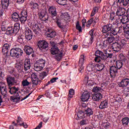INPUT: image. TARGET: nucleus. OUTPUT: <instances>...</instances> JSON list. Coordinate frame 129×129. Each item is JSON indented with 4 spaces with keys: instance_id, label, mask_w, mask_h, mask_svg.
Returning <instances> with one entry per match:
<instances>
[{
    "instance_id": "nucleus-1",
    "label": "nucleus",
    "mask_w": 129,
    "mask_h": 129,
    "mask_svg": "<svg viewBox=\"0 0 129 129\" xmlns=\"http://www.w3.org/2000/svg\"><path fill=\"white\" fill-rule=\"evenodd\" d=\"M10 90L9 92L12 95H16L14 96H12L11 98V101L16 103H19L20 101H23L28 98L32 94V92L30 93L28 95H26V96L23 97V95L21 94L20 91H19V88L12 87L9 88Z\"/></svg>"
},
{
    "instance_id": "nucleus-2",
    "label": "nucleus",
    "mask_w": 129,
    "mask_h": 129,
    "mask_svg": "<svg viewBox=\"0 0 129 129\" xmlns=\"http://www.w3.org/2000/svg\"><path fill=\"white\" fill-rule=\"evenodd\" d=\"M106 50V49L104 52L100 50H97L95 52V55L96 56L94 59L95 62H103V60L106 61L108 58H111L112 57L113 54L112 53H107V51Z\"/></svg>"
},
{
    "instance_id": "nucleus-3",
    "label": "nucleus",
    "mask_w": 129,
    "mask_h": 129,
    "mask_svg": "<svg viewBox=\"0 0 129 129\" xmlns=\"http://www.w3.org/2000/svg\"><path fill=\"white\" fill-rule=\"evenodd\" d=\"M113 21V25H117V26H121L122 24H125L128 22V18L126 15H123L121 17H115L111 14L110 15L109 22Z\"/></svg>"
},
{
    "instance_id": "nucleus-4",
    "label": "nucleus",
    "mask_w": 129,
    "mask_h": 129,
    "mask_svg": "<svg viewBox=\"0 0 129 129\" xmlns=\"http://www.w3.org/2000/svg\"><path fill=\"white\" fill-rule=\"evenodd\" d=\"M11 45L9 44H5L3 46L2 51L3 53V61L5 64L9 62L10 59V55L8 54L9 49L10 48Z\"/></svg>"
},
{
    "instance_id": "nucleus-5",
    "label": "nucleus",
    "mask_w": 129,
    "mask_h": 129,
    "mask_svg": "<svg viewBox=\"0 0 129 129\" xmlns=\"http://www.w3.org/2000/svg\"><path fill=\"white\" fill-rule=\"evenodd\" d=\"M111 34L110 33H108L104 36V38H107V39L105 40L103 43L102 48H104L103 50L104 53L105 49H106V51H107V48L106 47L109 46L110 44L112 43L113 40V36H111Z\"/></svg>"
},
{
    "instance_id": "nucleus-6",
    "label": "nucleus",
    "mask_w": 129,
    "mask_h": 129,
    "mask_svg": "<svg viewBox=\"0 0 129 129\" xmlns=\"http://www.w3.org/2000/svg\"><path fill=\"white\" fill-rule=\"evenodd\" d=\"M23 50L19 48H13L10 51V55L14 58H19L23 55Z\"/></svg>"
},
{
    "instance_id": "nucleus-7",
    "label": "nucleus",
    "mask_w": 129,
    "mask_h": 129,
    "mask_svg": "<svg viewBox=\"0 0 129 129\" xmlns=\"http://www.w3.org/2000/svg\"><path fill=\"white\" fill-rule=\"evenodd\" d=\"M102 29V32L104 34V36H105L106 34H111V36H113L111 32V30H112V24H107L106 25H103Z\"/></svg>"
},
{
    "instance_id": "nucleus-8",
    "label": "nucleus",
    "mask_w": 129,
    "mask_h": 129,
    "mask_svg": "<svg viewBox=\"0 0 129 129\" xmlns=\"http://www.w3.org/2000/svg\"><path fill=\"white\" fill-rule=\"evenodd\" d=\"M38 16L40 20L42 22H46L48 21L49 16L47 12L45 10H42L38 13Z\"/></svg>"
},
{
    "instance_id": "nucleus-9",
    "label": "nucleus",
    "mask_w": 129,
    "mask_h": 129,
    "mask_svg": "<svg viewBox=\"0 0 129 129\" xmlns=\"http://www.w3.org/2000/svg\"><path fill=\"white\" fill-rule=\"evenodd\" d=\"M48 13L51 15L52 19L55 20L57 19V12L55 7L50 6L48 9Z\"/></svg>"
},
{
    "instance_id": "nucleus-10",
    "label": "nucleus",
    "mask_w": 129,
    "mask_h": 129,
    "mask_svg": "<svg viewBox=\"0 0 129 129\" xmlns=\"http://www.w3.org/2000/svg\"><path fill=\"white\" fill-rule=\"evenodd\" d=\"M123 30V27L122 26H120L119 27H116V28H113V26L112 25V29L111 30V32L112 34V36H115L117 34H120L122 33Z\"/></svg>"
},
{
    "instance_id": "nucleus-11",
    "label": "nucleus",
    "mask_w": 129,
    "mask_h": 129,
    "mask_svg": "<svg viewBox=\"0 0 129 129\" xmlns=\"http://www.w3.org/2000/svg\"><path fill=\"white\" fill-rule=\"evenodd\" d=\"M40 24L38 22H35V21H33L31 23V28H32L33 32L36 33L37 32L40 31Z\"/></svg>"
},
{
    "instance_id": "nucleus-12",
    "label": "nucleus",
    "mask_w": 129,
    "mask_h": 129,
    "mask_svg": "<svg viewBox=\"0 0 129 129\" xmlns=\"http://www.w3.org/2000/svg\"><path fill=\"white\" fill-rule=\"evenodd\" d=\"M7 84L9 87H12L17 84V81L15 78L11 76L8 77L7 79Z\"/></svg>"
},
{
    "instance_id": "nucleus-13",
    "label": "nucleus",
    "mask_w": 129,
    "mask_h": 129,
    "mask_svg": "<svg viewBox=\"0 0 129 129\" xmlns=\"http://www.w3.org/2000/svg\"><path fill=\"white\" fill-rule=\"evenodd\" d=\"M85 62V56L83 55H81L79 61V71L80 72V73H82V72L84 71V66L83 64Z\"/></svg>"
},
{
    "instance_id": "nucleus-14",
    "label": "nucleus",
    "mask_w": 129,
    "mask_h": 129,
    "mask_svg": "<svg viewBox=\"0 0 129 129\" xmlns=\"http://www.w3.org/2000/svg\"><path fill=\"white\" fill-rule=\"evenodd\" d=\"M125 13V9L124 8L121 7H119L117 8V11L116 12V18H121Z\"/></svg>"
},
{
    "instance_id": "nucleus-15",
    "label": "nucleus",
    "mask_w": 129,
    "mask_h": 129,
    "mask_svg": "<svg viewBox=\"0 0 129 129\" xmlns=\"http://www.w3.org/2000/svg\"><path fill=\"white\" fill-rule=\"evenodd\" d=\"M0 91L1 94L5 97L7 96V89L6 88V85L5 83L3 82H0Z\"/></svg>"
},
{
    "instance_id": "nucleus-16",
    "label": "nucleus",
    "mask_w": 129,
    "mask_h": 129,
    "mask_svg": "<svg viewBox=\"0 0 129 129\" xmlns=\"http://www.w3.org/2000/svg\"><path fill=\"white\" fill-rule=\"evenodd\" d=\"M28 17V13L26 10H23L20 14V17H19V21L21 23H24L27 21Z\"/></svg>"
},
{
    "instance_id": "nucleus-17",
    "label": "nucleus",
    "mask_w": 129,
    "mask_h": 129,
    "mask_svg": "<svg viewBox=\"0 0 129 129\" xmlns=\"http://www.w3.org/2000/svg\"><path fill=\"white\" fill-rule=\"evenodd\" d=\"M38 46L41 50L46 49L48 47V43L44 40L40 41L38 43Z\"/></svg>"
},
{
    "instance_id": "nucleus-18",
    "label": "nucleus",
    "mask_w": 129,
    "mask_h": 129,
    "mask_svg": "<svg viewBox=\"0 0 129 129\" xmlns=\"http://www.w3.org/2000/svg\"><path fill=\"white\" fill-rule=\"evenodd\" d=\"M32 33L31 29L28 28V27H26L25 28V38L26 40L29 41L32 39Z\"/></svg>"
},
{
    "instance_id": "nucleus-19",
    "label": "nucleus",
    "mask_w": 129,
    "mask_h": 129,
    "mask_svg": "<svg viewBox=\"0 0 129 129\" xmlns=\"http://www.w3.org/2000/svg\"><path fill=\"white\" fill-rule=\"evenodd\" d=\"M129 85V79L124 78L121 80V82L119 83V87L121 88L126 87Z\"/></svg>"
},
{
    "instance_id": "nucleus-20",
    "label": "nucleus",
    "mask_w": 129,
    "mask_h": 129,
    "mask_svg": "<svg viewBox=\"0 0 129 129\" xmlns=\"http://www.w3.org/2000/svg\"><path fill=\"white\" fill-rule=\"evenodd\" d=\"M78 117L76 118L77 120H79V119H84L85 117H87L86 113H85V111L84 112L82 110L79 111L76 114L75 117Z\"/></svg>"
},
{
    "instance_id": "nucleus-21",
    "label": "nucleus",
    "mask_w": 129,
    "mask_h": 129,
    "mask_svg": "<svg viewBox=\"0 0 129 129\" xmlns=\"http://www.w3.org/2000/svg\"><path fill=\"white\" fill-rule=\"evenodd\" d=\"M90 94L89 92H83V94L81 97L82 101H83V102L88 101L90 98Z\"/></svg>"
},
{
    "instance_id": "nucleus-22",
    "label": "nucleus",
    "mask_w": 129,
    "mask_h": 129,
    "mask_svg": "<svg viewBox=\"0 0 129 129\" xmlns=\"http://www.w3.org/2000/svg\"><path fill=\"white\" fill-rule=\"evenodd\" d=\"M62 51H60L58 46L55 45H53L50 49L51 54L52 55H56L58 53H60Z\"/></svg>"
},
{
    "instance_id": "nucleus-23",
    "label": "nucleus",
    "mask_w": 129,
    "mask_h": 129,
    "mask_svg": "<svg viewBox=\"0 0 129 129\" xmlns=\"http://www.w3.org/2000/svg\"><path fill=\"white\" fill-rule=\"evenodd\" d=\"M117 68L115 66H111L110 68V74L111 77H113L114 78L115 77L117 71Z\"/></svg>"
},
{
    "instance_id": "nucleus-24",
    "label": "nucleus",
    "mask_w": 129,
    "mask_h": 129,
    "mask_svg": "<svg viewBox=\"0 0 129 129\" xmlns=\"http://www.w3.org/2000/svg\"><path fill=\"white\" fill-rule=\"evenodd\" d=\"M122 47L120 45L119 41L113 43L112 45V48L115 51L118 52Z\"/></svg>"
},
{
    "instance_id": "nucleus-25",
    "label": "nucleus",
    "mask_w": 129,
    "mask_h": 129,
    "mask_svg": "<svg viewBox=\"0 0 129 129\" xmlns=\"http://www.w3.org/2000/svg\"><path fill=\"white\" fill-rule=\"evenodd\" d=\"M47 36V37L53 38L56 36V32L51 28H48Z\"/></svg>"
},
{
    "instance_id": "nucleus-26",
    "label": "nucleus",
    "mask_w": 129,
    "mask_h": 129,
    "mask_svg": "<svg viewBox=\"0 0 129 129\" xmlns=\"http://www.w3.org/2000/svg\"><path fill=\"white\" fill-rule=\"evenodd\" d=\"M96 64L95 63L90 62L87 67V70L89 72L94 71L96 72Z\"/></svg>"
},
{
    "instance_id": "nucleus-27",
    "label": "nucleus",
    "mask_w": 129,
    "mask_h": 129,
    "mask_svg": "<svg viewBox=\"0 0 129 129\" xmlns=\"http://www.w3.org/2000/svg\"><path fill=\"white\" fill-rule=\"evenodd\" d=\"M13 34H17L14 29L13 26H8L6 30V34L8 35H13Z\"/></svg>"
},
{
    "instance_id": "nucleus-28",
    "label": "nucleus",
    "mask_w": 129,
    "mask_h": 129,
    "mask_svg": "<svg viewBox=\"0 0 129 129\" xmlns=\"http://www.w3.org/2000/svg\"><path fill=\"white\" fill-rule=\"evenodd\" d=\"M97 119L98 121H103L105 120V115L103 111H99L98 114L96 115Z\"/></svg>"
},
{
    "instance_id": "nucleus-29",
    "label": "nucleus",
    "mask_w": 129,
    "mask_h": 129,
    "mask_svg": "<svg viewBox=\"0 0 129 129\" xmlns=\"http://www.w3.org/2000/svg\"><path fill=\"white\" fill-rule=\"evenodd\" d=\"M106 61H105L103 62V63H99V64H96V72H100L102 71L104 69V68L105 67V64L106 63Z\"/></svg>"
},
{
    "instance_id": "nucleus-30",
    "label": "nucleus",
    "mask_w": 129,
    "mask_h": 129,
    "mask_svg": "<svg viewBox=\"0 0 129 129\" xmlns=\"http://www.w3.org/2000/svg\"><path fill=\"white\" fill-rule=\"evenodd\" d=\"M128 0H118V2H114V5H118V3H119V5H120L121 6L126 7L128 5Z\"/></svg>"
},
{
    "instance_id": "nucleus-31",
    "label": "nucleus",
    "mask_w": 129,
    "mask_h": 129,
    "mask_svg": "<svg viewBox=\"0 0 129 129\" xmlns=\"http://www.w3.org/2000/svg\"><path fill=\"white\" fill-rule=\"evenodd\" d=\"M17 122L18 125L22 126L25 128L28 127L27 124H26V123H24V122L22 120V118L20 116L18 117Z\"/></svg>"
},
{
    "instance_id": "nucleus-32",
    "label": "nucleus",
    "mask_w": 129,
    "mask_h": 129,
    "mask_svg": "<svg viewBox=\"0 0 129 129\" xmlns=\"http://www.w3.org/2000/svg\"><path fill=\"white\" fill-rule=\"evenodd\" d=\"M108 105V101L107 100H103L101 102L99 105V108L101 109H104L107 108Z\"/></svg>"
},
{
    "instance_id": "nucleus-33",
    "label": "nucleus",
    "mask_w": 129,
    "mask_h": 129,
    "mask_svg": "<svg viewBox=\"0 0 129 129\" xmlns=\"http://www.w3.org/2000/svg\"><path fill=\"white\" fill-rule=\"evenodd\" d=\"M102 98V95L100 93L94 94L92 96V100L94 101H98Z\"/></svg>"
},
{
    "instance_id": "nucleus-34",
    "label": "nucleus",
    "mask_w": 129,
    "mask_h": 129,
    "mask_svg": "<svg viewBox=\"0 0 129 129\" xmlns=\"http://www.w3.org/2000/svg\"><path fill=\"white\" fill-rule=\"evenodd\" d=\"M31 68V62L29 59H25L24 61V70L27 71L30 69Z\"/></svg>"
},
{
    "instance_id": "nucleus-35",
    "label": "nucleus",
    "mask_w": 129,
    "mask_h": 129,
    "mask_svg": "<svg viewBox=\"0 0 129 129\" xmlns=\"http://www.w3.org/2000/svg\"><path fill=\"white\" fill-rule=\"evenodd\" d=\"M2 7L4 10H7L9 6V0H2Z\"/></svg>"
},
{
    "instance_id": "nucleus-36",
    "label": "nucleus",
    "mask_w": 129,
    "mask_h": 129,
    "mask_svg": "<svg viewBox=\"0 0 129 129\" xmlns=\"http://www.w3.org/2000/svg\"><path fill=\"white\" fill-rule=\"evenodd\" d=\"M12 18L15 22H18L20 21V14L17 12H14L12 15Z\"/></svg>"
},
{
    "instance_id": "nucleus-37",
    "label": "nucleus",
    "mask_w": 129,
    "mask_h": 129,
    "mask_svg": "<svg viewBox=\"0 0 129 129\" xmlns=\"http://www.w3.org/2000/svg\"><path fill=\"white\" fill-rule=\"evenodd\" d=\"M84 110L86 116L89 117L93 114V110L91 108L87 107L86 109H84Z\"/></svg>"
},
{
    "instance_id": "nucleus-38",
    "label": "nucleus",
    "mask_w": 129,
    "mask_h": 129,
    "mask_svg": "<svg viewBox=\"0 0 129 129\" xmlns=\"http://www.w3.org/2000/svg\"><path fill=\"white\" fill-rule=\"evenodd\" d=\"M123 31H124V35L126 39H129V27L127 26H123Z\"/></svg>"
},
{
    "instance_id": "nucleus-39",
    "label": "nucleus",
    "mask_w": 129,
    "mask_h": 129,
    "mask_svg": "<svg viewBox=\"0 0 129 129\" xmlns=\"http://www.w3.org/2000/svg\"><path fill=\"white\" fill-rule=\"evenodd\" d=\"M24 51H25L27 55H30L34 52L33 49L28 46H25V47H24Z\"/></svg>"
},
{
    "instance_id": "nucleus-40",
    "label": "nucleus",
    "mask_w": 129,
    "mask_h": 129,
    "mask_svg": "<svg viewBox=\"0 0 129 129\" xmlns=\"http://www.w3.org/2000/svg\"><path fill=\"white\" fill-rule=\"evenodd\" d=\"M75 93V91H74V89H71L69 91V94H68V100L71 101V99L73 98V95H74Z\"/></svg>"
},
{
    "instance_id": "nucleus-41",
    "label": "nucleus",
    "mask_w": 129,
    "mask_h": 129,
    "mask_svg": "<svg viewBox=\"0 0 129 129\" xmlns=\"http://www.w3.org/2000/svg\"><path fill=\"white\" fill-rule=\"evenodd\" d=\"M94 31H95V28H93V29H91V30H90L89 31V35L91 36V38L90 39V44L91 43H93V41H94Z\"/></svg>"
},
{
    "instance_id": "nucleus-42",
    "label": "nucleus",
    "mask_w": 129,
    "mask_h": 129,
    "mask_svg": "<svg viewBox=\"0 0 129 129\" xmlns=\"http://www.w3.org/2000/svg\"><path fill=\"white\" fill-rule=\"evenodd\" d=\"M16 68L18 70V72L21 73V72H23L24 70V66L20 63H17L15 65Z\"/></svg>"
},
{
    "instance_id": "nucleus-43",
    "label": "nucleus",
    "mask_w": 129,
    "mask_h": 129,
    "mask_svg": "<svg viewBox=\"0 0 129 129\" xmlns=\"http://www.w3.org/2000/svg\"><path fill=\"white\" fill-rule=\"evenodd\" d=\"M63 57V52H61L60 53L56 54L54 56V58L58 61H60V60Z\"/></svg>"
},
{
    "instance_id": "nucleus-44",
    "label": "nucleus",
    "mask_w": 129,
    "mask_h": 129,
    "mask_svg": "<svg viewBox=\"0 0 129 129\" xmlns=\"http://www.w3.org/2000/svg\"><path fill=\"white\" fill-rule=\"evenodd\" d=\"M129 123V118L128 117H124L122 118V124L123 125L126 126L128 125Z\"/></svg>"
},
{
    "instance_id": "nucleus-45",
    "label": "nucleus",
    "mask_w": 129,
    "mask_h": 129,
    "mask_svg": "<svg viewBox=\"0 0 129 129\" xmlns=\"http://www.w3.org/2000/svg\"><path fill=\"white\" fill-rule=\"evenodd\" d=\"M43 68V67H42V66H41L40 64H38V63H37L36 62H35L34 63V70L36 71V72H38L41 71V70H42V69Z\"/></svg>"
},
{
    "instance_id": "nucleus-46",
    "label": "nucleus",
    "mask_w": 129,
    "mask_h": 129,
    "mask_svg": "<svg viewBox=\"0 0 129 129\" xmlns=\"http://www.w3.org/2000/svg\"><path fill=\"white\" fill-rule=\"evenodd\" d=\"M102 126L104 128H109V127L110 126V123H109V122L107 120H105L102 121Z\"/></svg>"
},
{
    "instance_id": "nucleus-47",
    "label": "nucleus",
    "mask_w": 129,
    "mask_h": 129,
    "mask_svg": "<svg viewBox=\"0 0 129 129\" xmlns=\"http://www.w3.org/2000/svg\"><path fill=\"white\" fill-rule=\"evenodd\" d=\"M56 3L60 6H66L67 5L68 0H56Z\"/></svg>"
},
{
    "instance_id": "nucleus-48",
    "label": "nucleus",
    "mask_w": 129,
    "mask_h": 129,
    "mask_svg": "<svg viewBox=\"0 0 129 129\" xmlns=\"http://www.w3.org/2000/svg\"><path fill=\"white\" fill-rule=\"evenodd\" d=\"M13 27L16 33H17L20 29V24L18 23V22H17V23L14 24V26H13Z\"/></svg>"
},
{
    "instance_id": "nucleus-49",
    "label": "nucleus",
    "mask_w": 129,
    "mask_h": 129,
    "mask_svg": "<svg viewBox=\"0 0 129 129\" xmlns=\"http://www.w3.org/2000/svg\"><path fill=\"white\" fill-rule=\"evenodd\" d=\"M30 6L32 10H37L39 8V5L36 3H30Z\"/></svg>"
},
{
    "instance_id": "nucleus-50",
    "label": "nucleus",
    "mask_w": 129,
    "mask_h": 129,
    "mask_svg": "<svg viewBox=\"0 0 129 129\" xmlns=\"http://www.w3.org/2000/svg\"><path fill=\"white\" fill-rule=\"evenodd\" d=\"M36 63L44 68L45 64V60L43 59H40L36 61Z\"/></svg>"
},
{
    "instance_id": "nucleus-51",
    "label": "nucleus",
    "mask_w": 129,
    "mask_h": 129,
    "mask_svg": "<svg viewBox=\"0 0 129 129\" xmlns=\"http://www.w3.org/2000/svg\"><path fill=\"white\" fill-rule=\"evenodd\" d=\"M57 26L61 29L63 30L65 29V26L62 25V23L60 21L57 20L56 22Z\"/></svg>"
},
{
    "instance_id": "nucleus-52",
    "label": "nucleus",
    "mask_w": 129,
    "mask_h": 129,
    "mask_svg": "<svg viewBox=\"0 0 129 129\" xmlns=\"http://www.w3.org/2000/svg\"><path fill=\"white\" fill-rule=\"evenodd\" d=\"M92 23L94 24L93 21V18H91L89 20H88L86 24V27L89 28Z\"/></svg>"
},
{
    "instance_id": "nucleus-53",
    "label": "nucleus",
    "mask_w": 129,
    "mask_h": 129,
    "mask_svg": "<svg viewBox=\"0 0 129 129\" xmlns=\"http://www.w3.org/2000/svg\"><path fill=\"white\" fill-rule=\"evenodd\" d=\"M116 65L118 70L120 69L123 66L122 61H121V60L116 61Z\"/></svg>"
},
{
    "instance_id": "nucleus-54",
    "label": "nucleus",
    "mask_w": 129,
    "mask_h": 129,
    "mask_svg": "<svg viewBox=\"0 0 129 129\" xmlns=\"http://www.w3.org/2000/svg\"><path fill=\"white\" fill-rule=\"evenodd\" d=\"M118 42L120 43L121 47L122 48L123 46L127 44V41L125 39H122L120 41H119Z\"/></svg>"
},
{
    "instance_id": "nucleus-55",
    "label": "nucleus",
    "mask_w": 129,
    "mask_h": 129,
    "mask_svg": "<svg viewBox=\"0 0 129 129\" xmlns=\"http://www.w3.org/2000/svg\"><path fill=\"white\" fill-rule=\"evenodd\" d=\"M76 28L79 32H82V27L79 23V21H77L76 23Z\"/></svg>"
},
{
    "instance_id": "nucleus-56",
    "label": "nucleus",
    "mask_w": 129,
    "mask_h": 129,
    "mask_svg": "<svg viewBox=\"0 0 129 129\" xmlns=\"http://www.w3.org/2000/svg\"><path fill=\"white\" fill-rule=\"evenodd\" d=\"M48 74L46 73V72H43L41 73L39 75V78L41 79L42 80L46 77V76H47Z\"/></svg>"
},
{
    "instance_id": "nucleus-57",
    "label": "nucleus",
    "mask_w": 129,
    "mask_h": 129,
    "mask_svg": "<svg viewBox=\"0 0 129 129\" xmlns=\"http://www.w3.org/2000/svg\"><path fill=\"white\" fill-rule=\"evenodd\" d=\"M98 10H99V8L98 7H94L91 13V16L92 17L94 16L98 12Z\"/></svg>"
},
{
    "instance_id": "nucleus-58",
    "label": "nucleus",
    "mask_w": 129,
    "mask_h": 129,
    "mask_svg": "<svg viewBox=\"0 0 129 129\" xmlns=\"http://www.w3.org/2000/svg\"><path fill=\"white\" fill-rule=\"evenodd\" d=\"M30 85V82L28 81L27 80H24L22 81V86L27 87Z\"/></svg>"
},
{
    "instance_id": "nucleus-59",
    "label": "nucleus",
    "mask_w": 129,
    "mask_h": 129,
    "mask_svg": "<svg viewBox=\"0 0 129 129\" xmlns=\"http://www.w3.org/2000/svg\"><path fill=\"white\" fill-rule=\"evenodd\" d=\"M24 40V36L21 35L20 36H19L17 39V42H19V43L22 44L23 43Z\"/></svg>"
},
{
    "instance_id": "nucleus-60",
    "label": "nucleus",
    "mask_w": 129,
    "mask_h": 129,
    "mask_svg": "<svg viewBox=\"0 0 129 129\" xmlns=\"http://www.w3.org/2000/svg\"><path fill=\"white\" fill-rule=\"evenodd\" d=\"M60 16L62 18L67 19L69 17V14L68 13H62L60 15Z\"/></svg>"
},
{
    "instance_id": "nucleus-61",
    "label": "nucleus",
    "mask_w": 129,
    "mask_h": 129,
    "mask_svg": "<svg viewBox=\"0 0 129 129\" xmlns=\"http://www.w3.org/2000/svg\"><path fill=\"white\" fill-rule=\"evenodd\" d=\"M101 91V88L99 87H95L93 88V92L98 93Z\"/></svg>"
},
{
    "instance_id": "nucleus-62",
    "label": "nucleus",
    "mask_w": 129,
    "mask_h": 129,
    "mask_svg": "<svg viewBox=\"0 0 129 129\" xmlns=\"http://www.w3.org/2000/svg\"><path fill=\"white\" fill-rule=\"evenodd\" d=\"M33 87H35L38 85V79H36L35 80H32Z\"/></svg>"
},
{
    "instance_id": "nucleus-63",
    "label": "nucleus",
    "mask_w": 129,
    "mask_h": 129,
    "mask_svg": "<svg viewBox=\"0 0 129 129\" xmlns=\"http://www.w3.org/2000/svg\"><path fill=\"white\" fill-rule=\"evenodd\" d=\"M31 78L32 80L38 79L37 75L36 73H32L31 75Z\"/></svg>"
},
{
    "instance_id": "nucleus-64",
    "label": "nucleus",
    "mask_w": 129,
    "mask_h": 129,
    "mask_svg": "<svg viewBox=\"0 0 129 129\" xmlns=\"http://www.w3.org/2000/svg\"><path fill=\"white\" fill-rule=\"evenodd\" d=\"M91 40H90V41L88 43H84L83 45L85 47V48H88L90 46H91L92 43L90 44Z\"/></svg>"
}]
</instances>
